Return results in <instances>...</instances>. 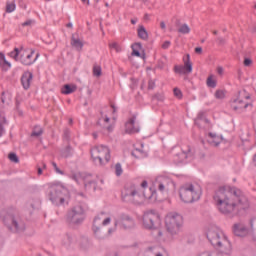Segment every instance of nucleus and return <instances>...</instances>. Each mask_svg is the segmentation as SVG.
<instances>
[{
	"instance_id": "1",
	"label": "nucleus",
	"mask_w": 256,
	"mask_h": 256,
	"mask_svg": "<svg viewBox=\"0 0 256 256\" xmlns=\"http://www.w3.org/2000/svg\"><path fill=\"white\" fill-rule=\"evenodd\" d=\"M213 199L218 207V210L223 215L235 217L239 215L241 209H247L249 202L243 192L237 188L220 187L214 194Z\"/></svg>"
},
{
	"instance_id": "2",
	"label": "nucleus",
	"mask_w": 256,
	"mask_h": 256,
	"mask_svg": "<svg viewBox=\"0 0 256 256\" xmlns=\"http://www.w3.org/2000/svg\"><path fill=\"white\" fill-rule=\"evenodd\" d=\"M145 199L149 201H157V192L155 190L149 189L147 193H139L135 185L127 187L122 192V200L124 203H133V205H141L145 202Z\"/></svg>"
},
{
	"instance_id": "3",
	"label": "nucleus",
	"mask_w": 256,
	"mask_h": 256,
	"mask_svg": "<svg viewBox=\"0 0 256 256\" xmlns=\"http://www.w3.org/2000/svg\"><path fill=\"white\" fill-rule=\"evenodd\" d=\"M207 239L211 245L216 247V249H219L221 253H227V251H231V242L227 240V237L225 234H223V231H221V229L218 227H211L208 230Z\"/></svg>"
},
{
	"instance_id": "4",
	"label": "nucleus",
	"mask_w": 256,
	"mask_h": 256,
	"mask_svg": "<svg viewBox=\"0 0 256 256\" xmlns=\"http://www.w3.org/2000/svg\"><path fill=\"white\" fill-rule=\"evenodd\" d=\"M109 223H111V217L105 218V213L103 212L94 218L92 231L96 239L103 241L107 239L111 233H115V228H109L108 230L105 228V225H109Z\"/></svg>"
},
{
	"instance_id": "5",
	"label": "nucleus",
	"mask_w": 256,
	"mask_h": 256,
	"mask_svg": "<svg viewBox=\"0 0 256 256\" xmlns=\"http://www.w3.org/2000/svg\"><path fill=\"white\" fill-rule=\"evenodd\" d=\"M4 225L12 233H23L25 231V222L21 217L13 212H4L1 214Z\"/></svg>"
},
{
	"instance_id": "6",
	"label": "nucleus",
	"mask_w": 256,
	"mask_h": 256,
	"mask_svg": "<svg viewBox=\"0 0 256 256\" xmlns=\"http://www.w3.org/2000/svg\"><path fill=\"white\" fill-rule=\"evenodd\" d=\"M179 195L183 203H194L201 199V189L193 184H185L180 188Z\"/></svg>"
},
{
	"instance_id": "7",
	"label": "nucleus",
	"mask_w": 256,
	"mask_h": 256,
	"mask_svg": "<svg viewBox=\"0 0 256 256\" xmlns=\"http://www.w3.org/2000/svg\"><path fill=\"white\" fill-rule=\"evenodd\" d=\"M165 225L170 235H178L183 227V216L177 212H170L165 218Z\"/></svg>"
},
{
	"instance_id": "8",
	"label": "nucleus",
	"mask_w": 256,
	"mask_h": 256,
	"mask_svg": "<svg viewBox=\"0 0 256 256\" xmlns=\"http://www.w3.org/2000/svg\"><path fill=\"white\" fill-rule=\"evenodd\" d=\"M91 157L96 165H106L111 161V150L105 145L95 146L91 149Z\"/></svg>"
},
{
	"instance_id": "9",
	"label": "nucleus",
	"mask_w": 256,
	"mask_h": 256,
	"mask_svg": "<svg viewBox=\"0 0 256 256\" xmlns=\"http://www.w3.org/2000/svg\"><path fill=\"white\" fill-rule=\"evenodd\" d=\"M47 195L54 205H63L67 189L61 185L53 184L48 187Z\"/></svg>"
},
{
	"instance_id": "10",
	"label": "nucleus",
	"mask_w": 256,
	"mask_h": 256,
	"mask_svg": "<svg viewBox=\"0 0 256 256\" xmlns=\"http://www.w3.org/2000/svg\"><path fill=\"white\" fill-rule=\"evenodd\" d=\"M72 179L81 185H84L86 191H96L97 190V181L93 179V175L87 173H77L72 175Z\"/></svg>"
},
{
	"instance_id": "11",
	"label": "nucleus",
	"mask_w": 256,
	"mask_h": 256,
	"mask_svg": "<svg viewBox=\"0 0 256 256\" xmlns=\"http://www.w3.org/2000/svg\"><path fill=\"white\" fill-rule=\"evenodd\" d=\"M66 221L70 225H81L85 221V210L83 206L76 205L72 207L67 213Z\"/></svg>"
},
{
	"instance_id": "12",
	"label": "nucleus",
	"mask_w": 256,
	"mask_h": 256,
	"mask_svg": "<svg viewBox=\"0 0 256 256\" xmlns=\"http://www.w3.org/2000/svg\"><path fill=\"white\" fill-rule=\"evenodd\" d=\"M143 226L145 229H159L161 227V217L155 210H147L143 215Z\"/></svg>"
},
{
	"instance_id": "13",
	"label": "nucleus",
	"mask_w": 256,
	"mask_h": 256,
	"mask_svg": "<svg viewBox=\"0 0 256 256\" xmlns=\"http://www.w3.org/2000/svg\"><path fill=\"white\" fill-rule=\"evenodd\" d=\"M114 227H119L124 230L133 229V227H135V220L129 214L121 213L116 217Z\"/></svg>"
},
{
	"instance_id": "14",
	"label": "nucleus",
	"mask_w": 256,
	"mask_h": 256,
	"mask_svg": "<svg viewBox=\"0 0 256 256\" xmlns=\"http://www.w3.org/2000/svg\"><path fill=\"white\" fill-rule=\"evenodd\" d=\"M173 183V180L167 176H158L155 180V187L161 193H165V191H169V185Z\"/></svg>"
},
{
	"instance_id": "15",
	"label": "nucleus",
	"mask_w": 256,
	"mask_h": 256,
	"mask_svg": "<svg viewBox=\"0 0 256 256\" xmlns=\"http://www.w3.org/2000/svg\"><path fill=\"white\" fill-rule=\"evenodd\" d=\"M136 119V116H132L125 124V132L129 135H135V133H139L140 131L139 127L135 126Z\"/></svg>"
},
{
	"instance_id": "16",
	"label": "nucleus",
	"mask_w": 256,
	"mask_h": 256,
	"mask_svg": "<svg viewBox=\"0 0 256 256\" xmlns=\"http://www.w3.org/2000/svg\"><path fill=\"white\" fill-rule=\"evenodd\" d=\"M34 54H35V50H31V52L26 56L25 54H21L20 62L22 63V65H26V66L33 65V63H35V61H37V59L39 58V54H36L35 59H33Z\"/></svg>"
},
{
	"instance_id": "17",
	"label": "nucleus",
	"mask_w": 256,
	"mask_h": 256,
	"mask_svg": "<svg viewBox=\"0 0 256 256\" xmlns=\"http://www.w3.org/2000/svg\"><path fill=\"white\" fill-rule=\"evenodd\" d=\"M31 81H33V73L26 71L22 74L21 77V83H22V87L23 89H25V91H27V89H29V87H31Z\"/></svg>"
},
{
	"instance_id": "18",
	"label": "nucleus",
	"mask_w": 256,
	"mask_h": 256,
	"mask_svg": "<svg viewBox=\"0 0 256 256\" xmlns=\"http://www.w3.org/2000/svg\"><path fill=\"white\" fill-rule=\"evenodd\" d=\"M193 155H195V152L192 150L191 146L183 148L182 152L178 154V157L180 158L179 163H183L185 159H193Z\"/></svg>"
},
{
	"instance_id": "19",
	"label": "nucleus",
	"mask_w": 256,
	"mask_h": 256,
	"mask_svg": "<svg viewBox=\"0 0 256 256\" xmlns=\"http://www.w3.org/2000/svg\"><path fill=\"white\" fill-rule=\"evenodd\" d=\"M249 105V102H245L244 100L237 98L233 101L232 109L234 111H243V109H247Z\"/></svg>"
},
{
	"instance_id": "20",
	"label": "nucleus",
	"mask_w": 256,
	"mask_h": 256,
	"mask_svg": "<svg viewBox=\"0 0 256 256\" xmlns=\"http://www.w3.org/2000/svg\"><path fill=\"white\" fill-rule=\"evenodd\" d=\"M233 231L236 237H245L247 235V228L241 224H235Z\"/></svg>"
},
{
	"instance_id": "21",
	"label": "nucleus",
	"mask_w": 256,
	"mask_h": 256,
	"mask_svg": "<svg viewBox=\"0 0 256 256\" xmlns=\"http://www.w3.org/2000/svg\"><path fill=\"white\" fill-rule=\"evenodd\" d=\"M139 39H142L143 41H147L149 39V33H147V29H145V26L140 25L137 30Z\"/></svg>"
},
{
	"instance_id": "22",
	"label": "nucleus",
	"mask_w": 256,
	"mask_h": 256,
	"mask_svg": "<svg viewBox=\"0 0 256 256\" xmlns=\"http://www.w3.org/2000/svg\"><path fill=\"white\" fill-rule=\"evenodd\" d=\"M187 60L184 61V71L186 74L192 73L193 72V63H191V56L189 54L186 55Z\"/></svg>"
},
{
	"instance_id": "23",
	"label": "nucleus",
	"mask_w": 256,
	"mask_h": 256,
	"mask_svg": "<svg viewBox=\"0 0 256 256\" xmlns=\"http://www.w3.org/2000/svg\"><path fill=\"white\" fill-rule=\"evenodd\" d=\"M71 45L77 49V51H81V49H83V42L79 38H75V34H72Z\"/></svg>"
},
{
	"instance_id": "24",
	"label": "nucleus",
	"mask_w": 256,
	"mask_h": 256,
	"mask_svg": "<svg viewBox=\"0 0 256 256\" xmlns=\"http://www.w3.org/2000/svg\"><path fill=\"white\" fill-rule=\"evenodd\" d=\"M75 91H77L76 85L65 84L62 88L63 95H71V93H75Z\"/></svg>"
},
{
	"instance_id": "25",
	"label": "nucleus",
	"mask_w": 256,
	"mask_h": 256,
	"mask_svg": "<svg viewBox=\"0 0 256 256\" xmlns=\"http://www.w3.org/2000/svg\"><path fill=\"white\" fill-rule=\"evenodd\" d=\"M78 245L80 249H83L84 251L91 247V243H89V238L87 237H80V239L78 240Z\"/></svg>"
},
{
	"instance_id": "26",
	"label": "nucleus",
	"mask_w": 256,
	"mask_h": 256,
	"mask_svg": "<svg viewBox=\"0 0 256 256\" xmlns=\"http://www.w3.org/2000/svg\"><path fill=\"white\" fill-rule=\"evenodd\" d=\"M72 155H73V148L71 147V145H67V147L61 150V157H64V159H67Z\"/></svg>"
},
{
	"instance_id": "27",
	"label": "nucleus",
	"mask_w": 256,
	"mask_h": 256,
	"mask_svg": "<svg viewBox=\"0 0 256 256\" xmlns=\"http://www.w3.org/2000/svg\"><path fill=\"white\" fill-rule=\"evenodd\" d=\"M202 123H209V119L205 118V113L200 112L195 120V125H201Z\"/></svg>"
},
{
	"instance_id": "28",
	"label": "nucleus",
	"mask_w": 256,
	"mask_h": 256,
	"mask_svg": "<svg viewBox=\"0 0 256 256\" xmlns=\"http://www.w3.org/2000/svg\"><path fill=\"white\" fill-rule=\"evenodd\" d=\"M209 143H211V145H214L215 147H217L219 145L220 142V138L219 136H217V134L214 133H209Z\"/></svg>"
},
{
	"instance_id": "29",
	"label": "nucleus",
	"mask_w": 256,
	"mask_h": 256,
	"mask_svg": "<svg viewBox=\"0 0 256 256\" xmlns=\"http://www.w3.org/2000/svg\"><path fill=\"white\" fill-rule=\"evenodd\" d=\"M20 53H21V50L19 48H14V50L11 51L8 55L12 59H14V61H20L21 59V57L19 58Z\"/></svg>"
},
{
	"instance_id": "30",
	"label": "nucleus",
	"mask_w": 256,
	"mask_h": 256,
	"mask_svg": "<svg viewBox=\"0 0 256 256\" xmlns=\"http://www.w3.org/2000/svg\"><path fill=\"white\" fill-rule=\"evenodd\" d=\"M178 33H181L182 35H189V33H191V28H189V25L187 24H182L178 29Z\"/></svg>"
},
{
	"instance_id": "31",
	"label": "nucleus",
	"mask_w": 256,
	"mask_h": 256,
	"mask_svg": "<svg viewBox=\"0 0 256 256\" xmlns=\"http://www.w3.org/2000/svg\"><path fill=\"white\" fill-rule=\"evenodd\" d=\"M206 85L211 89H215L217 87V80L213 79V76H209L206 80Z\"/></svg>"
},
{
	"instance_id": "32",
	"label": "nucleus",
	"mask_w": 256,
	"mask_h": 256,
	"mask_svg": "<svg viewBox=\"0 0 256 256\" xmlns=\"http://www.w3.org/2000/svg\"><path fill=\"white\" fill-rule=\"evenodd\" d=\"M2 71H9L11 69V62L7 61V59H3L2 63L0 64Z\"/></svg>"
},
{
	"instance_id": "33",
	"label": "nucleus",
	"mask_w": 256,
	"mask_h": 256,
	"mask_svg": "<svg viewBox=\"0 0 256 256\" xmlns=\"http://www.w3.org/2000/svg\"><path fill=\"white\" fill-rule=\"evenodd\" d=\"M43 135V128L35 127L31 133V137H41Z\"/></svg>"
},
{
	"instance_id": "34",
	"label": "nucleus",
	"mask_w": 256,
	"mask_h": 256,
	"mask_svg": "<svg viewBox=\"0 0 256 256\" xmlns=\"http://www.w3.org/2000/svg\"><path fill=\"white\" fill-rule=\"evenodd\" d=\"M93 75H94V77H101V75H102L101 66H99V65L93 66Z\"/></svg>"
},
{
	"instance_id": "35",
	"label": "nucleus",
	"mask_w": 256,
	"mask_h": 256,
	"mask_svg": "<svg viewBox=\"0 0 256 256\" xmlns=\"http://www.w3.org/2000/svg\"><path fill=\"white\" fill-rule=\"evenodd\" d=\"M143 154H144V152L141 149H135L131 153L132 157H135L136 159H140V157H143Z\"/></svg>"
},
{
	"instance_id": "36",
	"label": "nucleus",
	"mask_w": 256,
	"mask_h": 256,
	"mask_svg": "<svg viewBox=\"0 0 256 256\" xmlns=\"http://www.w3.org/2000/svg\"><path fill=\"white\" fill-rule=\"evenodd\" d=\"M8 159H9L12 163H19V156H17V154L14 153V152H11V153L8 155Z\"/></svg>"
},
{
	"instance_id": "37",
	"label": "nucleus",
	"mask_w": 256,
	"mask_h": 256,
	"mask_svg": "<svg viewBox=\"0 0 256 256\" xmlns=\"http://www.w3.org/2000/svg\"><path fill=\"white\" fill-rule=\"evenodd\" d=\"M15 11V2L6 4V13H13Z\"/></svg>"
},
{
	"instance_id": "38",
	"label": "nucleus",
	"mask_w": 256,
	"mask_h": 256,
	"mask_svg": "<svg viewBox=\"0 0 256 256\" xmlns=\"http://www.w3.org/2000/svg\"><path fill=\"white\" fill-rule=\"evenodd\" d=\"M110 49H115L116 53H121V46H119V43L112 42L109 44Z\"/></svg>"
},
{
	"instance_id": "39",
	"label": "nucleus",
	"mask_w": 256,
	"mask_h": 256,
	"mask_svg": "<svg viewBox=\"0 0 256 256\" xmlns=\"http://www.w3.org/2000/svg\"><path fill=\"white\" fill-rule=\"evenodd\" d=\"M115 173H116L117 177H121V175H123V168L121 167L120 163H117L115 165Z\"/></svg>"
},
{
	"instance_id": "40",
	"label": "nucleus",
	"mask_w": 256,
	"mask_h": 256,
	"mask_svg": "<svg viewBox=\"0 0 256 256\" xmlns=\"http://www.w3.org/2000/svg\"><path fill=\"white\" fill-rule=\"evenodd\" d=\"M214 97H216V99H225V91L224 90H216Z\"/></svg>"
},
{
	"instance_id": "41",
	"label": "nucleus",
	"mask_w": 256,
	"mask_h": 256,
	"mask_svg": "<svg viewBox=\"0 0 256 256\" xmlns=\"http://www.w3.org/2000/svg\"><path fill=\"white\" fill-rule=\"evenodd\" d=\"M174 71L176 73H179L180 75H187L185 72V68H183V66H174Z\"/></svg>"
},
{
	"instance_id": "42",
	"label": "nucleus",
	"mask_w": 256,
	"mask_h": 256,
	"mask_svg": "<svg viewBox=\"0 0 256 256\" xmlns=\"http://www.w3.org/2000/svg\"><path fill=\"white\" fill-rule=\"evenodd\" d=\"M174 96H176L177 99H183V92L179 88H174L173 90Z\"/></svg>"
},
{
	"instance_id": "43",
	"label": "nucleus",
	"mask_w": 256,
	"mask_h": 256,
	"mask_svg": "<svg viewBox=\"0 0 256 256\" xmlns=\"http://www.w3.org/2000/svg\"><path fill=\"white\" fill-rule=\"evenodd\" d=\"M153 101H164L165 100V96L161 93H157L152 97Z\"/></svg>"
},
{
	"instance_id": "44",
	"label": "nucleus",
	"mask_w": 256,
	"mask_h": 256,
	"mask_svg": "<svg viewBox=\"0 0 256 256\" xmlns=\"http://www.w3.org/2000/svg\"><path fill=\"white\" fill-rule=\"evenodd\" d=\"M63 139H65V141H69V139H71V130L67 128L64 130Z\"/></svg>"
},
{
	"instance_id": "45",
	"label": "nucleus",
	"mask_w": 256,
	"mask_h": 256,
	"mask_svg": "<svg viewBox=\"0 0 256 256\" xmlns=\"http://www.w3.org/2000/svg\"><path fill=\"white\" fill-rule=\"evenodd\" d=\"M3 123H5V116L0 114V137L3 136Z\"/></svg>"
},
{
	"instance_id": "46",
	"label": "nucleus",
	"mask_w": 256,
	"mask_h": 256,
	"mask_svg": "<svg viewBox=\"0 0 256 256\" xmlns=\"http://www.w3.org/2000/svg\"><path fill=\"white\" fill-rule=\"evenodd\" d=\"M52 166L54 167V170L56 171V173H58L59 175H65V172L59 169V166H57V163L52 162Z\"/></svg>"
},
{
	"instance_id": "47",
	"label": "nucleus",
	"mask_w": 256,
	"mask_h": 256,
	"mask_svg": "<svg viewBox=\"0 0 256 256\" xmlns=\"http://www.w3.org/2000/svg\"><path fill=\"white\" fill-rule=\"evenodd\" d=\"M216 42L218 43V45H219L220 47H223V45H225V43H227V40H225V38H223V37H218V38L216 39Z\"/></svg>"
},
{
	"instance_id": "48",
	"label": "nucleus",
	"mask_w": 256,
	"mask_h": 256,
	"mask_svg": "<svg viewBox=\"0 0 256 256\" xmlns=\"http://www.w3.org/2000/svg\"><path fill=\"white\" fill-rule=\"evenodd\" d=\"M35 21L34 20H27L22 23V27H31V25H34Z\"/></svg>"
},
{
	"instance_id": "49",
	"label": "nucleus",
	"mask_w": 256,
	"mask_h": 256,
	"mask_svg": "<svg viewBox=\"0 0 256 256\" xmlns=\"http://www.w3.org/2000/svg\"><path fill=\"white\" fill-rule=\"evenodd\" d=\"M251 65H253V60H251L250 58H245L244 59V66L245 67H251Z\"/></svg>"
},
{
	"instance_id": "50",
	"label": "nucleus",
	"mask_w": 256,
	"mask_h": 256,
	"mask_svg": "<svg viewBox=\"0 0 256 256\" xmlns=\"http://www.w3.org/2000/svg\"><path fill=\"white\" fill-rule=\"evenodd\" d=\"M148 89L149 90L155 89V80H149L148 81Z\"/></svg>"
},
{
	"instance_id": "51",
	"label": "nucleus",
	"mask_w": 256,
	"mask_h": 256,
	"mask_svg": "<svg viewBox=\"0 0 256 256\" xmlns=\"http://www.w3.org/2000/svg\"><path fill=\"white\" fill-rule=\"evenodd\" d=\"M132 49H143V45L141 42H136L134 45H132Z\"/></svg>"
},
{
	"instance_id": "52",
	"label": "nucleus",
	"mask_w": 256,
	"mask_h": 256,
	"mask_svg": "<svg viewBox=\"0 0 256 256\" xmlns=\"http://www.w3.org/2000/svg\"><path fill=\"white\" fill-rule=\"evenodd\" d=\"M169 47H171V41H165L162 44V49H169Z\"/></svg>"
},
{
	"instance_id": "53",
	"label": "nucleus",
	"mask_w": 256,
	"mask_h": 256,
	"mask_svg": "<svg viewBox=\"0 0 256 256\" xmlns=\"http://www.w3.org/2000/svg\"><path fill=\"white\" fill-rule=\"evenodd\" d=\"M132 55H134L135 57H141V52H139V50L132 48Z\"/></svg>"
},
{
	"instance_id": "54",
	"label": "nucleus",
	"mask_w": 256,
	"mask_h": 256,
	"mask_svg": "<svg viewBox=\"0 0 256 256\" xmlns=\"http://www.w3.org/2000/svg\"><path fill=\"white\" fill-rule=\"evenodd\" d=\"M195 53H197L198 55H201V53H203V48H201V47H196V48H195Z\"/></svg>"
},
{
	"instance_id": "55",
	"label": "nucleus",
	"mask_w": 256,
	"mask_h": 256,
	"mask_svg": "<svg viewBox=\"0 0 256 256\" xmlns=\"http://www.w3.org/2000/svg\"><path fill=\"white\" fill-rule=\"evenodd\" d=\"M217 73H218V75H223V67H218Z\"/></svg>"
},
{
	"instance_id": "56",
	"label": "nucleus",
	"mask_w": 256,
	"mask_h": 256,
	"mask_svg": "<svg viewBox=\"0 0 256 256\" xmlns=\"http://www.w3.org/2000/svg\"><path fill=\"white\" fill-rule=\"evenodd\" d=\"M110 107L113 109V113H117V107L115 104H111Z\"/></svg>"
},
{
	"instance_id": "57",
	"label": "nucleus",
	"mask_w": 256,
	"mask_h": 256,
	"mask_svg": "<svg viewBox=\"0 0 256 256\" xmlns=\"http://www.w3.org/2000/svg\"><path fill=\"white\" fill-rule=\"evenodd\" d=\"M148 183L146 180H144L142 183H141V187H143V189H145V187H147Z\"/></svg>"
},
{
	"instance_id": "58",
	"label": "nucleus",
	"mask_w": 256,
	"mask_h": 256,
	"mask_svg": "<svg viewBox=\"0 0 256 256\" xmlns=\"http://www.w3.org/2000/svg\"><path fill=\"white\" fill-rule=\"evenodd\" d=\"M5 59V54L0 52V64L2 63V61Z\"/></svg>"
},
{
	"instance_id": "59",
	"label": "nucleus",
	"mask_w": 256,
	"mask_h": 256,
	"mask_svg": "<svg viewBox=\"0 0 256 256\" xmlns=\"http://www.w3.org/2000/svg\"><path fill=\"white\" fill-rule=\"evenodd\" d=\"M67 239H68L69 243H73V236L67 235Z\"/></svg>"
},
{
	"instance_id": "60",
	"label": "nucleus",
	"mask_w": 256,
	"mask_h": 256,
	"mask_svg": "<svg viewBox=\"0 0 256 256\" xmlns=\"http://www.w3.org/2000/svg\"><path fill=\"white\" fill-rule=\"evenodd\" d=\"M251 33H256V25L255 24L251 27Z\"/></svg>"
},
{
	"instance_id": "61",
	"label": "nucleus",
	"mask_w": 256,
	"mask_h": 256,
	"mask_svg": "<svg viewBox=\"0 0 256 256\" xmlns=\"http://www.w3.org/2000/svg\"><path fill=\"white\" fill-rule=\"evenodd\" d=\"M1 101H2V103H6V101H5V93L4 92L2 93Z\"/></svg>"
},
{
	"instance_id": "62",
	"label": "nucleus",
	"mask_w": 256,
	"mask_h": 256,
	"mask_svg": "<svg viewBox=\"0 0 256 256\" xmlns=\"http://www.w3.org/2000/svg\"><path fill=\"white\" fill-rule=\"evenodd\" d=\"M38 175H43V169L41 167H38Z\"/></svg>"
},
{
	"instance_id": "63",
	"label": "nucleus",
	"mask_w": 256,
	"mask_h": 256,
	"mask_svg": "<svg viewBox=\"0 0 256 256\" xmlns=\"http://www.w3.org/2000/svg\"><path fill=\"white\" fill-rule=\"evenodd\" d=\"M160 27H161V29H165L166 28V25H165V23L163 21L160 22Z\"/></svg>"
},
{
	"instance_id": "64",
	"label": "nucleus",
	"mask_w": 256,
	"mask_h": 256,
	"mask_svg": "<svg viewBox=\"0 0 256 256\" xmlns=\"http://www.w3.org/2000/svg\"><path fill=\"white\" fill-rule=\"evenodd\" d=\"M107 131H109V133H111V131H113V126H108L106 127Z\"/></svg>"
}]
</instances>
